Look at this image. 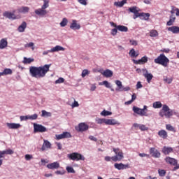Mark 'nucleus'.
<instances>
[{
  "label": "nucleus",
  "mask_w": 179,
  "mask_h": 179,
  "mask_svg": "<svg viewBox=\"0 0 179 179\" xmlns=\"http://www.w3.org/2000/svg\"><path fill=\"white\" fill-rule=\"evenodd\" d=\"M31 159H33V155L29 154L25 155V159L27 161L31 160Z\"/></svg>",
  "instance_id": "0e129e2a"
},
{
  "label": "nucleus",
  "mask_w": 179,
  "mask_h": 179,
  "mask_svg": "<svg viewBox=\"0 0 179 179\" xmlns=\"http://www.w3.org/2000/svg\"><path fill=\"white\" fill-rule=\"evenodd\" d=\"M103 86H106L108 89H111V84L108 81H103Z\"/></svg>",
  "instance_id": "052dcab7"
},
{
  "label": "nucleus",
  "mask_w": 179,
  "mask_h": 179,
  "mask_svg": "<svg viewBox=\"0 0 179 179\" xmlns=\"http://www.w3.org/2000/svg\"><path fill=\"white\" fill-rule=\"evenodd\" d=\"M173 114H176V111L170 109L169 106L166 104L163 105L162 110L159 113V117H162V118H164V117H165V118H170L171 117H173Z\"/></svg>",
  "instance_id": "f03ea898"
},
{
  "label": "nucleus",
  "mask_w": 179,
  "mask_h": 179,
  "mask_svg": "<svg viewBox=\"0 0 179 179\" xmlns=\"http://www.w3.org/2000/svg\"><path fill=\"white\" fill-rule=\"evenodd\" d=\"M6 125L8 128V129H19V128H20V127H22L20 125V124H19V123H9V122H7L6 124Z\"/></svg>",
  "instance_id": "6ab92c4d"
},
{
  "label": "nucleus",
  "mask_w": 179,
  "mask_h": 179,
  "mask_svg": "<svg viewBox=\"0 0 179 179\" xmlns=\"http://www.w3.org/2000/svg\"><path fill=\"white\" fill-rule=\"evenodd\" d=\"M150 37H157V36H159V32L155 29H152L150 31Z\"/></svg>",
  "instance_id": "de8ad7c7"
},
{
  "label": "nucleus",
  "mask_w": 179,
  "mask_h": 179,
  "mask_svg": "<svg viewBox=\"0 0 179 179\" xmlns=\"http://www.w3.org/2000/svg\"><path fill=\"white\" fill-rule=\"evenodd\" d=\"M129 44H130V45L136 46V45H138V41H136L135 39H130Z\"/></svg>",
  "instance_id": "864d4df0"
},
{
  "label": "nucleus",
  "mask_w": 179,
  "mask_h": 179,
  "mask_svg": "<svg viewBox=\"0 0 179 179\" xmlns=\"http://www.w3.org/2000/svg\"><path fill=\"white\" fill-rule=\"evenodd\" d=\"M3 16L4 17H6L7 19H10L12 20H16V19H17L16 15H15V11H13V13H10L9 11H5L3 13Z\"/></svg>",
  "instance_id": "ddd939ff"
},
{
  "label": "nucleus",
  "mask_w": 179,
  "mask_h": 179,
  "mask_svg": "<svg viewBox=\"0 0 179 179\" xmlns=\"http://www.w3.org/2000/svg\"><path fill=\"white\" fill-rule=\"evenodd\" d=\"M143 17L144 20H149V17H150V14L149 13H141L139 14V17Z\"/></svg>",
  "instance_id": "e433bc0d"
},
{
  "label": "nucleus",
  "mask_w": 179,
  "mask_h": 179,
  "mask_svg": "<svg viewBox=\"0 0 179 179\" xmlns=\"http://www.w3.org/2000/svg\"><path fill=\"white\" fill-rule=\"evenodd\" d=\"M171 152H173V148L171 147L164 146L162 149V153H164V155H170Z\"/></svg>",
  "instance_id": "473e14b6"
},
{
  "label": "nucleus",
  "mask_w": 179,
  "mask_h": 179,
  "mask_svg": "<svg viewBox=\"0 0 179 179\" xmlns=\"http://www.w3.org/2000/svg\"><path fill=\"white\" fill-rule=\"evenodd\" d=\"M168 31H171L173 34H178L179 33V27L173 26L168 28Z\"/></svg>",
  "instance_id": "2f4dec72"
},
{
  "label": "nucleus",
  "mask_w": 179,
  "mask_h": 179,
  "mask_svg": "<svg viewBox=\"0 0 179 179\" xmlns=\"http://www.w3.org/2000/svg\"><path fill=\"white\" fill-rule=\"evenodd\" d=\"M67 157H69L70 160H73L76 162H79V160H85V156L82 155V154L79 152H73L71 154H69Z\"/></svg>",
  "instance_id": "39448f33"
},
{
  "label": "nucleus",
  "mask_w": 179,
  "mask_h": 179,
  "mask_svg": "<svg viewBox=\"0 0 179 179\" xmlns=\"http://www.w3.org/2000/svg\"><path fill=\"white\" fill-rule=\"evenodd\" d=\"M24 48H31L32 51H34V43L29 42V43H27L24 45Z\"/></svg>",
  "instance_id": "79ce46f5"
},
{
  "label": "nucleus",
  "mask_w": 179,
  "mask_h": 179,
  "mask_svg": "<svg viewBox=\"0 0 179 179\" xmlns=\"http://www.w3.org/2000/svg\"><path fill=\"white\" fill-rule=\"evenodd\" d=\"M26 27H27V23L26 22H23L17 28V31L19 33H24V30H26Z\"/></svg>",
  "instance_id": "c756f323"
},
{
  "label": "nucleus",
  "mask_w": 179,
  "mask_h": 179,
  "mask_svg": "<svg viewBox=\"0 0 179 179\" xmlns=\"http://www.w3.org/2000/svg\"><path fill=\"white\" fill-rule=\"evenodd\" d=\"M51 143L48 141V140H43V143L41 147L42 152H45V150H50L51 149Z\"/></svg>",
  "instance_id": "4468645a"
},
{
  "label": "nucleus",
  "mask_w": 179,
  "mask_h": 179,
  "mask_svg": "<svg viewBox=\"0 0 179 179\" xmlns=\"http://www.w3.org/2000/svg\"><path fill=\"white\" fill-rule=\"evenodd\" d=\"M79 3L81 5H84V6H86L87 5V0H78Z\"/></svg>",
  "instance_id": "e2e57ef3"
},
{
  "label": "nucleus",
  "mask_w": 179,
  "mask_h": 179,
  "mask_svg": "<svg viewBox=\"0 0 179 179\" xmlns=\"http://www.w3.org/2000/svg\"><path fill=\"white\" fill-rule=\"evenodd\" d=\"M129 55L131 58H136V57L139 55V52H136V51H135V49L133 48L129 51Z\"/></svg>",
  "instance_id": "c9c22d12"
},
{
  "label": "nucleus",
  "mask_w": 179,
  "mask_h": 179,
  "mask_svg": "<svg viewBox=\"0 0 179 179\" xmlns=\"http://www.w3.org/2000/svg\"><path fill=\"white\" fill-rule=\"evenodd\" d=\"M129 12H131V13H134L133 19H138V17H139V15L141 14V13H139V10L138 9V7L136 6L130 7L129 8Z\"/></svg>",
  "instance_id": "9b49d317"
},
{
  "label": "nucleus",
  "mask_w": 179,
  "mask_h": 179,
  "mask_svg": "<svg viewBox=\"0 0 179 179\" xmlns=\"http://www.w3.org/2000/svg\"><path fill=\"white\" fill-rule=\"evenodd\" d=\"M8 47V38H4L0 40V50H4Z\"/></svg>",
  "instance_id": "a878e982"
},
{
  "label": "nucleus",
  "mask_w": 179,
  "mask_h": 179,
  "mask_svg": "<svg viewBox=\"0 0 179 179\" xmlns=\"http://www.w3.org/2000/svg\"><path fill=\"white\" fill-rule=\"evenodd\" d=\"M64 82H65V79H64V78L60 77L58 80L55 81V84L59 85L60 83H64Z\"/></svg>",
  "instance_id": "6e6d98bb"
},
{
  "label": "nucleus",
  "mask_w": 179,
  "mask_h": 179,
  "mask_svg": "<svg viewBox=\"0 0 179 179\" xmlns=\"http://www.w3.org/2000/svg\"><path fill=\"white\" fill-rule=\"evenodd\" d=\"M114 167L115 169H116L117 170H125L127 169H128L129 167V165L128 164H124L122 163H115L114 164Z\"/></svg>",
  "instance_id": "aec40b11"
},
{
  "label": "nucleus",
  "mask_w": 179,
  "mask_h": 179,
  "mask_svg": "<svg viewBox=\"0 0 179 179\" xmlns=\"http://www.w3.org/2000/svg\"><path fill=\"white\" fill-rule=\"evenodd\" d=\"M50 170H57L59 169V162H55L51 164H49L46 166Z\"/></svg>",
  "instance_id": "412c9836"
},
{
  "label": "nucleus",
  "mask_w": 179,
  "mask_h": 179,
  "mask_svg": "<svg viewBox=\"0 0 179 179\" xmlns=\"http://www.w3.org/2000/svg\"><path fill=\"white\" fill-rule=\"evenodd\" d=\"M20 121H26L29 120V115L27 116H20Z\"/></svg>",
  "instance_id": "774afa93"
},
{
  "label": "nucleus",
  "mask_w": 179,
  "mask_h": 179,
  "mask_svg": "<svg viewBox=\"0 0 179 179\" xmlns=\"http://www.w3.org/2000/svg\"><path fill=\"white\" fill-rule=\"evenodd\" d=\"M158 136L159 138H162V139H167L169 134H167V131L166 130L162 129L158 131Z\"/></svg>",
  "instance_id": "c85d7f7f"
},
{
  "label": "nucleus",
  "mask_w": 179,
  "mask_h": 179,
  "mask_svg": "<svg viewBox=\"0 0 179 179\" xmlns=\"http://www.w3.org/2000/svg\"><path fill=\"white\" fill-rule=\"evenodd\" d=\"M55 136H56V139H57V141H59L61 139L68 138H72V135H71V133H69L68 131L63 132L61 134H56Z\"/></svg>",
  "instance_id": "f8f14e48"
},
{
  "label": "nucleus",
  "mask_w": 179,
  "mask_h": 179,
  "mask_svg": "<svg viewBox=\"0 0 179 179\" xmlns=\"http://www.w3.org/2000/svg\"><path fill=\"white\" fill-rule=\"evenodd\" d=\"M115 156L111 157L113 162H121L124 159V152L120 148H113Z\"/></svg>",
  "instance_id": "20e7f679"
},
{
  "label": "nucleus",
  "mask_w": 179,
  "mask_h": 179,
  "mask_svg": "<svg viewBox=\"0 0 179 179\" xmlns=\"http://www.w3.org/2000/svg\"><path fill=\"white\" fill-rule=\"evenodd\" d=\"M76 129L78 132H85V131H87V129H89V125H87L86 123H80L78 124V127L76 128Z\"/></svg>",
  "instance_id": "dca6fc26"
},
{
  "label": "nucleus",
  "mask_w": 179,
  "mask_h": 179,
  "mask_svg": "<svg viewBox=\"0 0 179 179\" xmlns=\"http://www.w3.org/2000/svg\"><path fill=\"white\" fill-rule=\"evenodd\" d=\"M66 170L69 172V173H72L73 174H75V169H73V168H72V166H67L66 168Z\"/></svg>",
  "instance_id": "4d7b16f0"
},
{
  "label": "nucleus",
  "mask_w": 179,
  "mask_h": 179,
  "mask_svg": "<svg viewBox=\"0 0 179 179\" xmlns=\"http://www.w3.org/2000/svg\"><path fill=\"white\" fill-rule=\"evenodd\" d=\"M166 131L173 132V134H176L177 132L176 127H173V125H171L170 124H166Z\"/></svg>",
  "instance_id": "72a5a7b5"
},
{
  "label": "nucleus",
  "mask_w": 179,
  "mask_h": 179,
  "mask_svg": "<svg viewBox=\"0 0 179 179\" xmlns=\"http://www.w3.org/2000/svg\"><path fill=\"white\" fill-rule=\"evenodd\" d=\"M90 73V71L87 69H84L82 72L81 76L82 78H85L86 76L89 75Z\"/></svg>",
  "instance_id": "603ef678"
},
{
  "label": "nucleus",
  "mask_w": 179,
  "mask_h": 179,
  "mask_svg": "<svg viewBox=\"0 0 179 179\" xmlns=\"http://www.w3.org/2000/svg\"><path fill=\"white\" fill-rule=\"evenodd\" d=\"M120 123L115 119H106V125H120Z\"/></svg>",
  "instance_id": "bb28decb"
},
{
  "label": "nucleus",
  "mask_w": 179,
  "mask_h": 179,
  "mask_svg": "<svg viewBox=\"0 0 179 179\" xmlns=\"http://www.w3.org/2000/svg\"><path fill=\"white\" fill-rule=\"evenodd\" d=\"M152 107L154 108H162V107H163V104H162V102L160 101H155L153 103Z\"/></svg>",
  "instance_id": "37998d69"
},
{
  "label": "nucleus",
  "mask_w": 179,
  "mask_h": 179,
  "mask_svg": "<svg viewBox=\"0 0 179 179\" xmlns=\"http://www.w3.org/2000/svg\"><path fill=\"white\" fill-rule=\"evenodd\" d=\"M31 62H34V59L24 57L23 64H31Z\"/></svg>",
  "instance_id": "c03bdc74"
},
{
  "label": "nucleus",
  "mask_w": 179,
  "mask_h": 179,
  "mask_svg": "<svg viewBox=\"0 0 179 179\" xmlns=\"http://www.w3.org/2000/svg\"><path fill=\"white\" fill-rule=\"evenodd\" d=\"M1 76H3V75H12L13 71L10 69H4V70L0 73Z\"/></svg>",
  "instance_id": "58836bf2"
},
{
  "label": "nucleus",
  "mask_w": 179,
  "mask_h": 179,
  "mask_svg": "<svg viewBox=\"0 0 179 179\" xmlns=\"http://www.w3.org/2000/svg\"><path fill=\"white\" fill-rule=\"evenodd\" d=\"M34 132L35 134H37V132H41V133L47 132V128H45V127H44L41 124L34 123Z\"/></svg>",
  "instance_id": "0eeeda50"
},
{
  "label": "nucleus",
  "mask_w": 179,
  "mask_h": 179,
  "mask_svg": "<svg viewBox=\"0 0 179 179\" xmlns=\"http://www.w3.org/2000/svg\"><path fill=\"white\" fill-rule=\"evenodd\" d=\"M50 6V0H43V4L41 6V8L45 10Z\"/></svg>",
  "instance_id": "a19ab883"
},
{
  "label": "nucleus",
  "mask_w": 179,
  "mask_h": 179,
  "mask_svg": "<svg viewBox=\"0 0 179 179\" xmlns=\"http://www.w3.org/2000/svg\"><path fill=\"white\" fill-rule=\"evenodd\" d=\"M174 22H176V16H174V15H171L169 17V20L167 22L166 25L173 26Z\"/></svg>",
  "instance_id": "f704fd0d"
},
{
  "label": "nucleus",
  "mask_w": 179,
  "mask_h": 179,
  "mask_svg": "<svg viewBox=\"0 0 179 179\" xmlns=\"http://www.w3.org/2000/svg\"><path fill=\"white\" fill-rule=\"evenodd\" d=\"M72 108H75V107H79V103L76 101H74V103L71 105Z\"/></svg>",
  "instance_id": "338daca9"
},
{
  "label": "nucleus",
  "mask_w": 179,
  "mask_h": 179,
  "mask_svg": "<svg viewBox=\"0 0 179 179\" xmlns=\"http://www.w3.org/2000/svg\"><path fill=\"white\" fill-rule=\"evenodd\" d=\"M95 121L96 122V124H106V118H99V117H96L95 119Z\"/></svg>",
  "instance_id": "ea45409f"
},
{
  "label": "nucleus",
  "mask_w": 179,
  "mask_h": 179,
  "mask_svg": "<svg viewBox=\"0 0 179 179\" xmlns=\"http://www.w3.org/2000/svg\"><path fill=\"white\" fill-rule=\"evenodd\" d=\"M158 173L160 177H164V176H166V171L164 169H158Z\"/></svg>",
  "instance_id": "3c124183"
},
{
  "label": "nucleus",
  "mask_w": 179,
  "mask_h": 179,
  "mask_svg": "<svg viewBox=\"0 0 179 179\" xmlns=\"http://www.w3.org/2000/svg\"><path fill=\"white\" fill-rule=\"evenodd\" d=\"M110 26H113V27H116V29H117V30H119V31H122L124 33H127V31H128V27L124 26V25H117V24L110 22Z\"/></svg>",
  "instance_id": "9d476101"
},
{
  "label": "nucleus",
  "mask_w": 179,
  "mask_h": 179,
  "mask_svg": "<svg viewBox=\"0 0 179 179\" xmlns=\"http://www.w3.org/2000/svg\"><path fill=\"white\" fill-rule=\"evenodd\" d=\"M165 162H166L169 164H171L172 166H177V163H178L177 159L171 158L170 157H167L166 158H165Z\"/></svg>",
  "instance_id": "b1692460"
},
{
  "label": "nucleus",
  "mask_w": 179,
  "mask_h": 179,
  "mask_svg": "<svg viewBox=\"0 0 179 179\" xmlns=\"http://www.w3.org/2000/svg\"><path fill=\"white\" fill-rule=\"evenodd\" d=\"M70 29H71V30H80V24L78 23L76 20H73L70 25Z\"/></svg>",
  "instance_id": "a211bd4d"
},
{
  "label": "nucleus",
  "mask_w": 179,
  "mask_h": 179,
  "mask_svg": "<svg viewBox=\"0 0 179 179\" xmlns=\"http://www.w3.org/2000/svg\"><path fill=\"white\" fill-rule=\"evenodd\" d=\"M115 83L117 86V88L115 89L116 92H128L131 90V87H124L120 80H117Z\"/></svg>",
  "instance_id": "423d86ee"
},
{
  "label": "nucleus",
  "mask_w": 179,
  "mask_h": 179,
  "mask_svg": "<svg viewBox=\"0 0 179 179\" xmlns=\"http://www.w3.org/2000/svg\"><path fill=\"white\" fill-rule=\"evenodd\" d=\"M150 154L155 159H159V157L161 156L160 152H159V150L155 148H151L150 149Z\"/></svg>",
  "instance_id": "2eb2a0df"
},
{
  "label": "nucleus",
  "mask_w": 179,
  "mask_h": 179,
  "mask_svg": "<svg viewBox=\"0 0 179 179\" xmlns=\"http://www.w3.org/2000/svg\"><path fill=\"white\" fill-rule=\"evenodd\" d=\"M117 33H118V29L115 27V29L111 30L110 34H112V36H117Z\"/></svg>",
  "instance_id": "bf43d9fd"
},
{
  "label": "nucleus",
  "mask_w": 179,
  "mask_h": 179,
  "mask_svg": "<svg viewBox=\"0 0 179 179\" xmlns=\"http://www.w3.org/2000/svg\"><path fill=\"white\" fill-rule=\"evenodd\" d=\"M51 115H52V114L51 113V112H47L45 110H43L41 111V117H44L45 118H48L49 117H51Z\"/></svg>",
  "instance_id": "4c0bfd02"
},
{
  "label": "nucleus",
  "mask_w": 179,
  "mask_h": 179,
  "mask_svg": "<svg viewBox=\"0 0 179 179\" xmlns=\"http://www.w3.org/2000/svg\"><path fill=\"white\" fill-rule=\"evenodd\" d=\"M38 117V115H37L36 113L32 115H28V120H37V118Z\"/></svg>",
  "instance_id": "5fc2aeb1"
},
{
  "label": "nucleus",
  "mask_w": 179,
  "mask_h": 179,
  "mask_svg": "<svg viewBox=\"0 0 179 179\" xmlns=\"http://www.w3.org/2000/svg\"><path fill=\"white\" fill-rule=\"evenodd\" d=\"M30 10V8L28 6H21L17 8V12L19 13H22L23 15H26L27 13H29Z\"/></svg>",
  "instance_id": "4be33fe9"
},
{
  "label": "nucleus",
  "mask_w": 179,
  "mask_h": 179,
  "mask_svg": "<svg viewBox=\"0 0 179 179\" xmlns=\"http://www.w3.org/2000/svg\"><path fill=\"white\" fill-rule=\"evenodd\" d=\"M141 124L134 123L133 124V128H135V129H139L141 128Z\"/></svg>",
  "instance_id": "69168bd1"
},
{
  "label": "nucleus",
  "mask_w": 179,
  "mask_h": 179,
  "mask_svg": "<svg viewBox=\"0 0 179 179\" xmlns=\"http://www.w3.org/2000/svg\"><path fill=\"white\" fill-rule=\"evenodd\" d=\"M113 114V113L106 110H103L101 113V115H102L103 117H108V115H111Z\"/></svg>",
  "instance_id": "a18cd8bd"
},
{
  "label": "nucleus",
  "mask_w": 179,
  "mask_h": 179,
  "mask_svg": "<svg viewBox=\"0 0 179 179\" xmlns=\"http://www.w3.org/2000/svg\"><path fill=\"white\" fill-rule=\"evenodd\" d=\"M66 24H68V19L64 17L62 19V22H60V26L61 27H65Z\"/></svg>",
  "instance_id": "09e8293b"
},
{
  "label": "nucleus",
  "mask_w": 179,
  "mask_h": 179,
  "mask_svg": "<svg viewBox=\"0 0 179 179\" xmlns=\"http://www.w3.org/2000/svg\"><path fill=\"white\" fill-rule=\"evenodd\" d=\"M142 73L144 78L147 79L148 83H150V82H152V79H153V74L149 73V71L146 69H143Z\"/></svg>",
  "instance_id": "6e6552de"
},
{
  "label": "nucleus",
  "mask_w": 179,
  "mask_h": 179,
  "mask_svg": "<svg viewBox=\"0 0 179 179\" xmlns=\"http://www.w3.org/2000/svg\"><path fill=\"white\" fill-rule=\"evenodd\" d=\"M164 82H166V83H168V85H170L173 82V78H169L166 77L164 78Z\"/></svg>",
  "instance_id": "13d9d810"
},
{
  "label": "nucleus",
  "mask_w": 179,
  "mask_h": 179,
  "mask_svg": "<svg viewBox=\"0 0 179 179\" xmlns=\"http://www.w3.org/2000/svg\"><path fill=\"white\" fill-rule=\"evenodd\" d=\"M15 152L12 150L11 149H7L3 151H0V159H2V157H5V155H13Z\"/></svg>",
  "instance_id": "393cba45"
},
{
  "label": "nucleus",
  "mask_w": 179,
  "mask_h": 179,
  "mask_svg": "<svg viewBox=\"0 0 179 179\" xmlns=\"http://www.w3.org/2000/svg\"><path fill=\"white\" fill-rule=\"evenodd\" d=\"M132 110L134 113L135 114H138V115H141V117H148V113H143V110H142L141 108L133 106Z\"/></svg>",
  "instance_id": "1a4fd4ad"
},
{
  "label": "nucleus",
  "mask_w": 179,
  "mask_h": 179,
  "mask_svg": "<svg viewBox=\"0 0 179 179\" xmlns=\"http://www.w3.org/2000/svg\"><path fill=\"white\" fill-rule=\"evenodd\" d=\"M59 51H65V48L61 45H56L50 49V52H59Z\"/></svg>",
  "instance_id": "cd10ccee"
},
{
  "label": "nucleus",
  "mask_w": 179,
  "mask_h": 179,
  "mask_svg": "<svg viewBox=\"0 0 179 179\" xmlns=\"http://www.w3.org/2000/svg\"><path fill=\"white\" fill-rule=\"evenodd\" d=\"M101 75H103V76H105V78H111L113 75V71L110 69H106L101 73Z\"/></svg>",
  "instance_id": "7c9ffc66"
},
{
  "label": "nucleus",
  "mask_w": 179,
  "mask_h": 179,
  "mask_svg": "<svg viewBox=\"0 0 179 179\" xmlns=\"http://www.w3.org/2000/svg\"><path fill=\"white\" fill-rule=\"evenodd\" d=\"M134 64H136V65H143L148 62V57L143 56L141 59L138 60L133 59Z\"/></svg>",
  "instance_id": "f3484780"
},
{
  "label": "nucleus",
  "mask_w": 179,
  "mask_h": 179,
  "mask_svg": "<svg viewBox=\"0 0 179 179\" xmlns=\"http://www.w3.org/2000/svg\"><path fill=\"white\" fill-rule=\"evenodd\" d=\"M136 87L137 90L142 89L143 87V85H142V83H141V81H138Z\"/></svg>",
  "instance_id": "680f3d73"
},
{
  "label": "nucleus",
  "mask_w": 179,
  "mask_h": 179,
  "mask_svg": "<svg viewBox=\"0 0 179 179\" xmlns=\"http://www.w3.org/2000/svg\"><path fill=\"white\" fill-rule=\"evenodd\" d=\"M154 62L155 64H159V65H162V66H164L165 68L167 67L169 65V62H170V60L164 54H161L157 58L155 59Z\"/></svg>",
  "instance_id": "7ed1b4c3"
},
{
  "label": "nucleus",
  "mask_w": 179,
  "mask_h": 179,
  "mask_svg": "<svg viewBox=\"0 0 179 179\" xmlns=\"http://www.w3.org/2000/svg\"><path fill=\"white\" fill-rule=\"evenodd\" d=\"M50 66L51 64H45L39 67L31 66L29 67V73L32 78H36V79L44 78L50 71Z\"/></svg>",
  "instance_id": "f257e3e1"
},
{
  "label": "nucleus",
  "mask_w": 179,
  "mask_h": 179,
  "mask_svg": "<svg viewBox=\"0 0 179 179\" xmlns=\"http://www.w3.org/2000/svg\"><path fill=\"white\" fill-rule=\"evenodd\" d=\"M35 13L38 16H45V15H47L48 12L47 11V10H44L43 8H41L35 10Z\"/></svg>",
  "instance_id": "5701e85b"
},
{
  "label": "nucleus",
  "mask_w": 179,
  "mask_h": 179,
  "mask_svg": "<svg viewBox=\"0 0 179 179\" xmlns=\"http://www.w3.org/2000/svg\"><path fill=\"white\" fill-rule=\"evenodd\" d=\"M140 131H149V127H146L145 124H141L140 125Z\"/></svg>",
  "instance_id": "8fccbe9b"
},
{
  "label": "nucleus",
  "mask_w": 179,
  "mask_h": 179,
  "mask_svg": "<svg viewBox=\"0 0 179 179\" xmlns=\"http://www.w3.org/2000/svg\"><path fill=\"white\" fill-rule=\"evenodd\" d=\"M127 3V0H122V1L115 2V6H119L120 8H122L123 5H125Z\"/></svg>",
  "instance_id": "49530a36"
}]
</instances>
